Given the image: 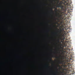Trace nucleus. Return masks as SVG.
<instances>
[{
	"instance_id": "aec40b11",
	"label": "nucleus",
	"mask_w": 75,
	"mask_h": 75,
	"mask_svg": "<svg viewBox=\"0 0 75 75\" xmlns=\"http://www.w3.org/2000/svg\"><path fill=\"white\" fill-rule=\"evenodd\" d=\"M56 23H57V22H56Z\"/></svg>"
},
{
	"instance_id": "4be33fe9",
	"label": "nucleus",
	"mask_w": 75,
	"mask_h": 75,
	"mask_svg": "<svg viewBox=\"0 0 75 75\" xmlns=\"http://www.w3.org/2000/svg\"><path fill=\"white\" fill-rule=\"evenodd\" d=\"M61 42H62V41H61Z\"/></svg>"
},
{
	"instance_id": "9b49d317",
	"label": "nucleus",
	"mask_w": 75,
	"mask_h": 75,
	"mask_svg": "<svg viewBox=\"0 0 75 75\" xmlns=\"http://www.w3.org/2000/svg\"><path fill=\"white\" fill-rule=\"evenodd\" d=\"M64 56H62V59H64Z\"/></svg>"
},
{
	"instance_id": "412c9836",
	"label": "nucleus",
	"mask_w": 75,
	"mask_h": 75,
	"mask_svg": "<svg viewBox=\"0 0 75 75\" xmlns=\"http://www.w3.org/2000/svg\"><path fill=\"white\" fill-rule=\"evenodd\" d=\"M62 26L63 27V26H63V25H62Z\"/></svg>"
},
{
	"instance_id": "a211bd4d",
	"label": "nucleus",
	"mask_w": 75,
	"mask_h": 75,
	"mask_svg": "<svg viewBox=\"0 0 75 75\" xmlns=\"http://www.w3.org/2000/svg\"><path fill=\"white\" fill-rule=\"evenodd\" d=\"M56 58H58V57H56Z\"/></svg>"
},
{
	"instance_id": "2eb2a0df",
	"label": "nucleus",
	"mask_w": 75,
	"mask_h": 75,
	"mask_svg": "<svg viewBox=\"0 0 75 75\" xmlns=\"http://www.w3.org/2000/svg\"><path fill=\"white\" fill-rule=\"evenodd\" d=\"M62 51H63V52H66L65 51H64V50H63Z\"/></svg>"
},
{
	"instance_id": "9d476101",
	"label": "nucleus",
	"mask_w": 75,
	"mask_h": 75,
	"mask_svg": "<svg viewBox=\"0 0 75 75\" xmlns=\"http://www.w3.org/2000/svg\"><path fill=\"white\" fill-rule=\"evenodd\" d=\"M55 11H58V10L57 8H55Z\"/></svg>"
},
{
	"instance_id": "f257e3e1",
	"label": "nucleus",
	"mask_w": 75,
	"mask_h": 75,
	"mask_svg": "<svg viewBox=\"0 0 75 75\" xmlns=\"http://www.w3.org/2000/svg\"><path fill=\"white\" fill-rule=\"evenodd\" d=\"M64 3L62 1H60V2L59 3V5H58L57 7L60 8L61 10L64 11L65 12L66 11L69 12V7L71 6L70 4H71V1L70 0H67V1H65V0H64Z\"/></svg>"
},
{
	"instance_id": "ddd939ff",
	"label": "nucleus",
	"mask_w": 75,
	"mask_h": 75,
	"mask_svg": "<svg viewBox=\"0 0 75 75\" xmlns=\"http://www.w3.org/2000/svg\"><path fill=\"white\" fill-rule=\"evenodd\" d=\"M55 56L54 55H52V57H54Z\"/></svg>"
},
{
	"instance_id": "423d86ee",
	"label": "nucleus",
	"mask_w": 75,
	"mask_h": 75,
	"mask_svg": "<svg viewBox=\"0 0 75 75\" xmlns=\"http://www.w3.org/2000/svg\"><path fill=\"white\" fill-rule=\"evenodd\" d=\"M63 71L62 72H61V73H63V74H64V75L66 74V73L64 71V70H66V69H63Z\"/></svg>"
},
{
	"instance_id": "39448f33",
	"label": "nucleus",
	"mask_w": 75,
	"mask_h": 75,
	"mask_svg": "<svg viewBox=\"0 0 75 75\" xmlns=\"http://www.w3.org/2000/svg\"><path fill=\"white\" fill-rule=\"evenodd\" d=\"M64 61L63 60H60L58 62L59 64H63Z\"/></svg>"
},
{
	"instance_id": "7ed1b4c3",
	"label": "nucleus",
	"mask_w": 75,
	"mask_h": 75,
	"mask_svg": "<svg viewBox=\"0 0 75 75\" xmlns=\"http://www.w3.org/2000/svg\"><path fill=\"white\" fill-rule=\"evenodd\" d=\"M59 13L58 15H57L58 17V20H59V19L60 17H62L63 13H64V12H63V11H59Z\"/></svg>"
},
{
	"instance_id": "1a4fd4ad",
	"label": "nucleus",
	"mask_w": 75,
	"mask_h": 75,
	"mask_svg": "<svg viewBox=\"0 0 75 75\" xmlns=\"http://www.w3.org/2000/svg\"><path fill=\"white\" fill-rule=\"evenodd\" d=\"M50 61H53H53H52V58H50Z\"/></svg>"
},
{
	"instance_id": "f3484780",
	"label": "nucleus",
	"mask_w": 75,
	"mask_h": 75,
	"mask_svg": "<svg viewBox=\"0 0 75 75\" xmlns=\"http://www.w3.org/2000/svg\"><path fill=\"white\" fill-rule=\"evenodd\" d=\"M59 0L58 1V2L59 3Z\"/></svg>"
},
{
	"instance_id": "dca6fc26",
	"label": "nucleus",
	"mask_w": 75,
	"mask_h": 75,
	"mask_svg": "<svg viewBox=\"0 0 75 75\" xmlns=\"http://www.w3.org/2000/svg\"><path fill=\"white\" fill-rule=\"evenodd\" d=\"M57 72H58V69H57Z\"/></svg>"
},
{
	"instance_id": "f03ea898",
	"label": "nucleus",
	"mask_w": 75,
	"mask_h": 75,
	"mask_svg": "<svg viewBox=\"0 0 75 75\" xmlns=\"http://www.w3.org/2000/svg\"><path fill=\"white\" fill-rule=\"evenodd\" d=\"M59 31L61 33H62V36L63 37V38L65 36V35H66L65 31H64V28H63L62 27V28H61Z\"/></svg>"
},
{
	"instance_id": "6e6552de",
	"label": "nucleus",
	"mask_w": 75,
	"mask_h": 75,
	"mask_svg": "<svg viewBox=\"0 0 75 75\" xmlns=\"http://www.w3.org/2000/svg\"><path fill=\"white\" fill-rule=\"evenodd\" d=\"M58 67H59V68H60V69H61V68H62V67H61V66H60L59 64L58 65Z\"/></svg>"
},
{
	"instance_id": "f8f14e48",
	"label": "nucleus",
	"mask_w": 75,
	"mask_h": 75,
	"mask_svg": "<svg viewBox=\"0 0 75 75\" xmlns=\"http://www.w3.org/2000/svg\"><path fill=\"white\" fill-rule=\"evenodd\" d=\"M67 64V62H64V64Z\"/></svg>"
},
{
	"instance_id": "5701e85b",
	"label": "nucleus",
	"mask_w": 75,
	"mask_h": 75,
	"mask_svg": "<svg viewBox=\"0 0 75 75\" xmlns=\"http://www.w3.org/2000/svg\"><path fill=\"white\" fill-rule=\"evenodd\" d=\"M49 65V64H48V65Z\"/></svg>"
},
{
	"instance_id": "4468645a",
	"label": "nucleus",
	"mask_w": 75,
	"mask_h": 75,
	"mask_svg": "<svg viewBox=\"0 0 75 75\" xmlns=\"http://www.w3.org/2000/svg\"><path fill=\"white\" fill-rule=\"evenodd\" d=\"M61 75H64V74H63V73H62V74H61Z\"/></svg>"
},
{
	"instance_id": "0eeeda50",
	"label": "nucleus",
	"mask_w": 75,
	"mask_h": 75,
	"mask_svg": "<svg viewBox=\"0 0 75 75\" xmlns=\"http://www.w3.org/2000/svg\"><path fill=\"white\" fill-rule=\"evenodd\" d=\"M50 11H51L52 12H53V8H51L50 9Z\"/></svg>"
},
{
	"instance_id": "6ab92c4d",
	"label": "nucleus",
	"mask_w": 75,
	"mask_h": 75,
	"mask_svg": "<svg viewBox=\"0 0 75 75\" xmlns=\"http://www.w3.org/2000/svg\"><path fill=\"white\" fill-rule=\"evenodd\" d=\"M54 75H56V74H54Z\"/></svg>"
},
{
	"instance_id": "20e7f679",
	"label": "nucleus",
	"mask_w": 75,
	"mask_h": 75,
	"mask_svg": "<svg viewBox=\"0 0 75 75\" xmlns=\"http://www.w3.org/2000/svg\"><path fill=\"white\" fill-rule=\"evenodd\" d=\"M65 39V38L64 36L63 37V38L62 39V37H60V38H59L58 40H57V42L58 43H59L60 41V40H64Z\"/></svg>"
}]
</instances>
